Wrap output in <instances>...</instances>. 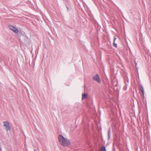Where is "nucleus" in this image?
Segmentation results:
<instances>
[{
	"mask_svg": "<svg viewBox=\"0 0 151 151\" xmlns=\"http://www.w3.org/2000/svg\"><path fill=\"white\" fill-rule=\"evenodd\" d=\"M93 79L99 83H101V80L99 77L98 74H96L93 77Z\"/></svg>",
	"mask_w": 151,
	"mask_h": 151,
	"instance_id": "3",
	"label": "nucleus"
},
{
	"mask_svg": "<svg viewBox=\"0 0 151 151\" xmlns=\"http://www.w3.org/2000/svg\"><path fill=\"white\" fill-rule=\"evenodd\" d=\"M139 88L142 94L144 93V88L142 86H139Z\"/></svg>",
	"mask_w": 151,
	"mask_h": 151,
	"instance_id": "6",
	"label": "nucleus"
},
{
	"mask_svg": "<svg viewBox=\"0 0 151 151\" xmlns=\"http://www.w3.org/2000/svg\"><path fill=\"white\" fill-rule=\"evenodd\" d=\"M100 151H106V148L105 146L101 147L100 148Z\"/></svg>",
	"mask_w": 151,
	"mask_h": 151,
	"instance_id": "7",
	"label": "nucleus"
},
{
	"mask_svg": "<svg viewBox=\"0 0 151 151\" xmlns=\"http://www.w3.org/2000/svg\"><path fill=\"white\" fill-rule=\"evenodd\" d=\"M142 95L143 98V99H144V93L143 94H142Z\"/></svg>",
	"mask_w": 151,
	"mask_h": 151,
	"instance_id": "10",
	"label": "nucleus"
},
{
	"mask_svg": "<svg viewBox=\"0 0 151 151\" xmlns=\"http://www.w3.org/2000/svg\"><path fill=\"white\" fill-rule=\"evenodd\" d=\"M110 129H109L108 132V139H109L110 138Z\"/></svg>",
	"mask_w": 151,
	"mask_h": 151,
	"instance_id": "8",
	"label": "nucleus"
},
{
	"mask_svg": "<svg viewBox=\"0 0 151 151\" xmlns=\"http://www.w3.org/2000/svg\"><path fill=\"white\" fill-rule=\"evenodd\" d=\"M116 39V37L115 36H114L113 45L114 47H117V44L115 43V41Z\"/></svg>",
	"mask_w": 151,
	"mask_h": 151,
	"instance_id": "5",
	"label": "nucleus"
},
{
	"mask_svg": "<svg viewBox=\"0 0 151 151\" xmlns=\"http://www.w3.org/2000/svg\"><path fill=\"white\" fill-rule=\"evenodd\" d=\"M124 88H126V87L125 86L124 87Z\"/></svg>",
	"mask_w": 151,
	"mask_h": 151,
	"instance_id": "12",
	"label": "nucleus"
},
{
	"mask_svg": "<svg viewBox=\"0 0 151 151\" xmlns=\"http://www.w3.org/2000/svg\"><path fill=\"white\" fill-rule=\"evenodd\" d=\"M63 1H64L65 2H66L67 1V0H63Z\"/></svg>",
	"mask_w": 151,
	"mask_h": 151,
	"instance_id": "11",
	"label": "nucleus"
},
{
	"mask_svg": "<svg viewBox=\"0 0 151 151\" xmlns=\"http://www.w3.org/2000/svg\"><path fill=\"white\" fill-rule=\"evenodd\" d=\"M86 97V94H82V99H85Z\"/></svg>",
	"mask_w": 151,
	"mask_h": 151,
	"instance_id": "9",
	"label": "nucleus"
},
{
	"mask_svg": "<svg viewBox=\"0 0 151 151\" xmlns=\"http://www.w3.org/2000/svg\"><path fill=\"white\" fill-rule=\"evenodd\" d=\"M67 9H68V8L67 7Z\"/></svg>",
	"mask_w": 151,
	"mask_h": 151,
	"instance_id": "13",
	"label": "nucleus"
},
{
	"mask_svg": "<svg viewBox=\"0 0 151 151\" xmlns=\"http://www.w3.org/2000/svg\"><path fill=\"white\" fill-rule=\"evenodd\" d=\"M9 27L11 30H12L15 33H17L19 32L17 29L12 25H9Z\"/></svg>",
	"mask_w": 151,
	"mask_h": 151,
	"instance_id": "4",
	"label": "nucleus"
},
{
	"mask_svg": "<svg viewBox=\"0 0 151 151\" xmlns=\"http://www.w3.org/2000/svg\"><path fill=\"white\" fill-rule=\"evenodd\" d=\"M58 139L60 144L63 146H67L70 144V141L62 135H60L59 136Z\"/></svg>",
	"mask_w": 151,
	"mask_h": 151,
	"instance_id": "1",
	"label": "nucleus"
},
{
	"mask_svg": "<svg viewBox=\"0 0 151 151\" xmlns=\"http://www.w3.org/2000/svg\"><path fill=\"white\" fill-rule=\"evenodd\" d=\"M4 124V126L5 127V129L7 132L8 131L11 130L10 127L9 126V123L8 121H4L3 122Z\"/></svg>",
	"mask_w": 151,
	"mask_h": 151,
	"instance_id": "2",
	"label": "nucleus"
}]
</instances>
